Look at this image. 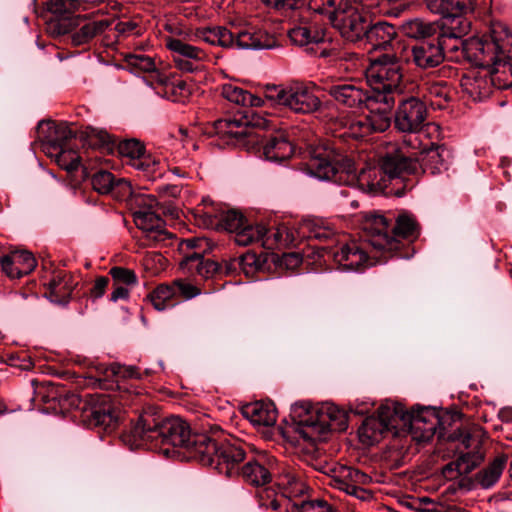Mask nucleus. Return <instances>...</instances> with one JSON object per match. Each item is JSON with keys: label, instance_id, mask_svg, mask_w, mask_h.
Wrapping results in <instances>:
<instances>
[{"label": "nucleus", "instance_id": "1", "mask_svg": "<svg viewBox=\"0 0 512 512\" xmlns=\"http://www.w3.org/2000/svg\"><path fill=\"white\" fill-rule=\"evenodd\" d=\"M362 225L365 242L367 246L371 247L370 251L361 247L357 242H350L330 252L334 261L343 270L359 271L384 262L385 260L378 257L377 253L398 250L402 239L413 237L416 230L415 221L407 215H400L393 222L392 218L377 212L366 213Z\"/></svg>", "mask_w": 512, "mask_h": 512}, {"label": "nucleus", "instance_id": "2", "mask_svg": "<svg viewBox=\"0 0 512 512\" xmlns=\"http://www.w3.org/2000/svg\"><path fill=\"white\" fill-rule=\"evenodd\" d=\"M207 421L201 424L200 431H192L179 417L162 419L151 413H142L129 432L122 435V441L130 449L147 446L156 449L160 445H171L184 449L190 458L195 459L198 448L207 439Z\"/></svg>", "mask_w": 512, "mask_h": 512}, {"label": "nucleus", "instance_id": "3", "mask_svg": "<svg viewBox=\"0 0 512 512\" xmlns=\"http://www.w3.org/2000/svg\"><path fill=\"white\" fill-rule=\"evenodd\" d=\"M248 122L236 119H219L214 122V133L228 145L257 149L266 160L281 162L290 158L293 145L283 131H277L269 137L260 135L255 128L273 130L276 125L271 119L254 115Z\"/></svg>", "mask_w": 512, "mask_h": 512}, {"label": "nucleus", "instance_id": "4", "mask_svg": "<svg viewBox=\"0 0 512 512\" xmlns=\"http://www.w3.org/2000/svg\"><path fill=\"white\" fill-rule=\"evenodd\" d=\"M207 427V439L198 448L195 460L213 467L220 474L237 476L241 469L239 465L245 459L243 446L236 440L221 441L223 430L219 425L207 420Z\"/></svg>", "mask_w": 512, "mask_h": 512}, {"label": "nucleus", "instance_id": "5", "mask_svg": "<svg viewBox=\"0 0 512 512\" xmlns=\"http://www.w3.org/2000/svg\"><path fill=\"white\" fill-rule=\"evenodd\" d=\"M449 151L443 146H432L429 149L417 152L410 149L404 142L401 146L393 148L382 162L385 173L392 177H399L403 173H412L417 169L418 164L424 170H430L437 174L447 169Z\"/></svg>", "mask_w": 512, "mask_h": 512}, {"label": "nucleus", "instance_id": "6", "mask_svg": "<svg viewBox=\"0 0 512 512\" xmlns=\"http://www.w3.org/2000/svg\"><path fill=\"white\" fill-rule=\"evenodd\" d=\"M305 411L296 426V433L299 435L298 442L302 440L307 443L311 449L315 448L316 442L325 439L330 431H344L347 426V416L343 410H340L333 404H325L320 408L304 407Z\"/></svg>", "mask_w": 512, "mask_h": 512}, {"label": "nucleus", "instance_id": "7", "mask_svg": "<svg viewBox=\"0 0 512 512\" xmlns=\"http://www.w3.org/2000/svg\"><path fill=\"white\" fill-rule=\"evenodd\" d=\"M279 485L283 486L284 489L281 495L267 488L259 492L261 506L273 510H281L285 507L286 512H336L331 504L321 499L291 501V497L298 496L305 490V484L301 477L292 471H287L281 476Z\"/></svg>", "mask_w": 512, "mask_h": 512}, {"label": "nucleus", "instance_id": "8", "mask_svg": "<svg viewBox=\"0 0 512 512\" xmlns=\"http://www.w3.org/2000/svg\"><path fill=\"white\" fill-rule=\"evenodd\" d=\"M407 58L402 56L398 48L394 52L385 53L372 61L366 69L367 83L374 96H401L404 92V76L402 65Z\"/></svg>", "mask_w": 512, "mask_h": 512}, {"label": "nucleus", "instance_id": "9", "mask_svg": "<svg viewBox=\"0 0 512 512\" xmlns=\"http://www.w3.org/2000/svg\"><path fill=\"white\" fill-rule=\"evenodd\" d=\"M507 53L512 57V34L502 24H495L489 35L470 38L464 45V56L474 65L489 69Z\"/></svg>", "mask_w": 512, "mask_h": 512}, {"label": "nucleus", "instance_id": "10", "mask_svg": "<svg viewBox=\"0 0 512 512\" xmlns=\"http://www.w3.org/2000/svg\"><path fill=\"white\" fill-rule=\"evenodd\" d=\"M265 98L274 106H280L299 114L318 111L322 102L311 84L294 82L289 85H266Z\"/></svg>", "mask_w": 512, "mask_h": 512}, {"label": "nucleus", "instance_id": "11", "mask_svg": "<svg viewBox=\"0 0 512 512\" xmlns=\"http://www.w3.org/2000/svg\"><path fill=\"white\" fill-rule=\"evenodd\" d=\"M372 9L366 6V0H344L334 12L331 23L347 41L361 42L370 22L369 10Z\"/></svg>", "mask_w": 512, "mask_h": 512}, {"label": "nucleus", "instance_id": "12", "mask_svg": "<svg viewBox=\"0 0 512 512\" xmlns=\"http://www.w3.org/2000/svg\"><path fill=\"white\" fill-rule=\"evenodd\" d=\"M373 100V104L365 106L369 113L352 123L353 136L364 137L373 132H384L390 127V110L396 98L393 95H379L374 96Z\"/></svg>", "mask_w": 512, "mask_h": 512}, {"label": "nucleus", "instance_id": "13", "mask_svg": "<svg viewBox=\"0 0 512 512\" xmlns=\"http://www.w3.org/2000/svg\"><path fill=\"white\" fill-rule=\"evenodd\" d=\"M398 403L386 401L378 408L377 417H368L358 430L359 438L366 445L377 443L385 432L398 435Z\"/></svg>", "mask_w": 512, "mask_h": 512}, {"label": "nucleus", "instance_id": "14", "mask_svg": "<svg viewBox=\"0 0 512 512\" xmlns=\"http://www.w3.org/2000/svg\"><path fill=\"white\" fill-rule=\"evenodd\" d=\"M133 219L149 241L164 243L172 237L165 228V221L160 217L158 202L152 196L139 200L138 208L133 212Z\"/></svg>", "mask_w": 512, "mask_h": 512}, {"label": "nucleus", "instance_id": "15", "mask_svg": "<svg viewBox=\"0 0 512 512\" xmlns=\"http://www.w3.org/2000/svg\"><path fill=\"white\" fill-rule=\"evenodd\" d=\"M398 415L400 416L398 435L409 432L418 441L430 440L439 424L436 412L430 408H414L408 412L402 404L398 403Z\"/></svg>", "mask_w": 512, "mask_h": 512}, {"label": "nucleus", "instance_id": "16", "mask_svg": "<svg viewBox=\"0 0 512 512\" xmlns=\"http://www.w3.org/2000/svg\"><path fill=\"white\" fill-rule=\"evenodd\" d=\"M394 113V127L399 132L414 134L425 126L428 110L426 103L418 96H398Z\"/></svg>", "mask_w": 512, "mask_h": 512}, {"label": "nucleus", "instance_id": "17", "mask_svg": "<svg viewBox=\"0 0 512 512\" xmlns=\"http://www.w3.org/2000/svg\"><path fill=\"white\" fill-rule=\"evenodd\" d=\"M296 241V232L289 229L286 225L268 229L262 224H256L254 228H249L245 232L240 233L237 238V244L240 246L259 243L269 250L279 246L292 245Z\"/></svg>", "mask_w": 512, "mask_h": 512}, {"label": "nucleus", "instance_id": "18", "mask_svg": "<svg viewBox=\"0 0 512 512\" xmlns=\"http://www.w3.org/2000/svg\"><path fill=\"white\" fill-rule=\"evenodd\" d=\"M387 152L380 161V168L375 166H365L360 169L355 167V163L351 158H344L341 164L343 170L346 171L345 185L357 187L363 192L375 193L381 191L386 186L384 177L392 179L393 177L384 172L382 162L387 156Z\"/></svg>", "mask_w": 512, "mask_h": 512}, {"label": "nucleus", "instance_id": "19", "mask_svg": "<svg viewBox=\"0 0 512 512\" xmlns=\"http://www.w3.org/2000/svg\"><path fill=\"white\" fill-rule=\"evenodd\" d=\"M397 48L407 58L406 64H413L420 70L432 69L444 62L441 46L437 44L436 38L418 42L411 47L398 44Z\"/></svg>", "mask_w": 512, "mask_h": 512}, {"label": "nucleus", "instance_id": "20", "mask_svg": "<svg viewBox=\"0 0 512 512\" xmlns=\"http://www.w3.org/2000/svg\"><path fill=\"white\" fill-rule=\"evenodd\" d=\"M328 94L338 105L352 109H361L374 101L372 92L356 80L334 84L328 88Z\"/></svg>", "mask_w": 512, "mask_h": 512}, {"label": "nucleus", "instance_id": "21", "mask_svg": "<svg viewBox=\"0 0 512 512\" xmlns=\"http://www.w3.org/2000/svg\"><path fill=\"white\" fill-rule=\"evenodd\" d=\"M288 470H286L287 472ZM281 474L279 472L277 461L272 457L259 456L255 459L248 460L240 469V473L237 476H241L243 481L249 485L262 487L271 482L272 478L279 474L277 484L281 480ZM281 488V495L284 491L283 486L278 485Z\"/></svg>", "mask_w": 512, "mask_h": 512}, {"label": "nucleus", "instance_id": "22", "mask_svg": "<svg viewBox=\"0 0 512 512\" xmlns=\"http://www.w3.org/2000/svg\"><path fill=\"white\" fill-rule=\"evenodd\" d=\"M331 472L333 485L337 489L361 501H367L372 498L371 492L362 487V485L369 483L371 480L367 474L358 469L343 465L334 467L331 469Z\"/></svg>", "mask_w": 512, "mask_h": 512}, {"label": "nucleus", "instance_id": "23", "mask_svg": "<svg viewBox=\"0 0 512 512\" xmlns=\"http://www.w3.org/2000/svg\"><path fill=\"white\" fill-rule=\"evenodd\" d=\"M203 224L208 228L223 229L235 234L237 243L238 235L255 225L248 224L244 216L236 210L216 212L214 209H207L202 212Z\"/></svg>", "mask_w": 512, "mask_h": 512}, {"label": "nucleus", "instance_id": "24", "mask_svg": "<svg viewBox=\"0 0 512 512\" xmlns=\"http://www.w3.org/2000/svg\"><path fill=\"white\" fill-rule=\"evenodd\" d=\"M86 5V2L80 0H51L49 10L58 20L54 28L55 32L59 35L68 33L77 25L78 17L75 13L85 11Z\"/></svg>", "mask_w": 512, "mask_h": 512}, {"label": "nucleus", "instance_id": "25", "mask_svg": "<svg viewBox=\"0 0 512 512\" xmlns=\"http://www.w3.org/2000/svg\"><path fill=\"white\" fill-rule=\"evenodd\" d=\"M370 44L373 49H392L395 51L398 44H402L397 40V30L394 25L386 21L369 22L364 40Z\"/></svg>", "mask_w": 512, "mask_h": 512}, {"label": "nucleus", "instance_id": "26", "mask_svg": "<svg viewBox=\"0 0 512 512\" xmlns=\"http://www.w3.org/2000/svg\"><path fill=\"white\" fill-rule=\"evenodd\" d=\"M426 5L432 13L451 18L454 24H458L459 20H466L463 17L474 10L472 0H426Z\"/></svg>", "mask_w": 512, "mask_h": 512}, {"label": "nucleus", "instance_id": "27", "mask_svg": "<svg viewBox=\"0 0 512 512\" xmlns=\"http://www.w3.org/2000/svg\"><path fill=\"white\" fill-rule=\"evenodd\" d=\"M119 153L129 159L130 165L134 168L146 172L154 171L153 167L157 164L156 160L145 151L144 145L136 140L129 139L120 142Z\"/></svg>", "mask_w": 512, "mask_h": 512}, {"label": "nucleus", "instance_id": "28", "mask_svg": "<svg viewBox=\"0 0 512 512\" xmlns=\"http://www.w3.org/2000/svg\"><path fill=\"white\" fill-rule=\"evenodd\" d=\"M470 29V22L467 20H459L458 24H454L447 30L437 33L436 41L441 46V54L445 58L446 53L456 52L460 48L464 54V45L467 40H462V37L468 33Z\"/></svg>", "mask_w": 512, "mask_h": 512}, {"label": "nucleus", "instance_id": "29", "mask_svg": "<svg viewBox=\"0 0 512 512\" xmlns=\"http://www.w3.org/2000/svg\"><path fill=\"white\" fill-rule=\"evenodd\" d=\"M242 415L256 427H270L276 423L277 410L272 402L256 401L242 407Z\"/></svg>", "mask_w": 512, "mask_h": 512}, {"label": "nucleus", "instance_id": "30", "mask_svg": "<svg viewBox=\"0 0 512 512\" xmlns=\"http://www.w3.org/2000/svg\"><path fill=\"white\" fill-rule=\"evenodd\" d=\"M344 158L330 160L327 157H315L309 165L311 174L320 180H333L345 184L346 171L341 167Z\"/></svg>", "mask_w": 512, "mask_h": 512}, {"label": "nucleus", "instance_id": "31", "mask_svg": "<svg viewBox=\"0 0 512 512\" xmlns=\"http://www.w3.org/2000/svg\"><path fill=\"white\" fill-rule=\"evenodd\" d=\"M276 46V39L267 32L243 30L234 34V47L239 49L261 50Z\"/></svg>", "mask_w": 512, "mask_h": 512}, {"label": "nucleus", "instance_id": "32", "mask_svg": "<svg viewBox=\"0 0 512 512\" xmlns=\"http://www.w3.org/2000/svg\"><path fill=\"white\" fill-rule=\"evenodd\" d=\"M181 266L190 273H195L205 279L222 272V266L220 264L209 259L205 260L202 254L197 252L187 255L182 261Z\"/></svg>", "mask_w": 512, "mask_h": 512}, {"label": "nucleus", "instance_id": "33", "mask_svg": "<svg viewBox=\"0 0 512 512\" xmlns=\"http://www.w3.org/2000/svg\"><path fill=\"white\" fill-rule=\"evenodd\" d=\"M290 40L299 46L318 45L324 42V32L310 23H301L288 30Z\"/></svg>", "mask_w": 512, "mask_h": 512}, {"label": "nucleus", "instance_id": "34", "mask_svg": "<svg viewBox=\"0 0 512 512\" xmlns=\"http://www.w3.org/2000/svg\"><path fill=\"white\" fill-rule=\"evenodd\" d=\"M402 32L413 39L429 40L435 38L439 26L434 22L425 21L421 18L406 20L401 25Z\"/></svg>", "mask_w": 512, "mask_h": 512}, {"label": "nucleus", "instance_id": "35", "mask_svg": "<svg viewBox=\"0 0 512 512\" xmlns=\"http://www.w3.org/2000/svg\"><path fill=\"white\" fill-rule=\"evenodd\" d=\"M507 462L504 455L497 456L489 465L475 475V481L484 489L493 487L500 479Z\"/></svg>", "mask_w": 512, "mask_h": 512}, {"label": "nucleus", "instance_id": "36", "mask_svg": "<svg viewBox=\"0 0 512 512\" xmlns=\"http://www.w3.org/2000/svg\"><path fill=\"white\" fill-rule=\"evenodd\" d=\"M481 461V456L465 453L455 461L448 463L443 468V475L446 479L453 480L460 475L470 473Z\"/></svg>", "mask_w": 512, "mask_h": 512}, {"label": "nucleus", "instance_id": "37", "mask_svg": "<svg viewBox=\"0 0 512 512\" xmlns=\"http://www.w3.org/2000/svg\"><path fill=\"white\" fill-rule=\"evenodd\" d=\"M148 299L153 307L158 311L171 308L178 303L175 292V285L160 284L149 295Z\"/></svg>", "mask_w": 512, "mask_h": 512}, {"label": "nucleus", "instance_id": "38", "mask_svg": "<svg viewBox=\"0 0 512 512\" xmlns=\"http://www.w3.org/2000/svg\"><path fill=\"white\" fill-rule=\"evenodd\" d=\"M222 96L231 103L239 106H261L263 100L251 94L247 90L233 84H225L222 86Z\"/></svg>", "mask_w": 512, "mask_h": 512}, {"label": "nucleus", "instance_id": "39", "mask_svg": "<svg viewBox=\"0 0 512 512\" xmlns=\"http://www.w3.org/2000/svg\"><path fill=\"white\" fill-rule=\"evenodd\" d=\"M512 57H507V53L502 55L497 63L488 69L491 74V82L498 88H508L512 86Z\"/></svg>", "mask_w": 512, "mask_h": 512}, {"label": "nucleus", "instance_id": "40", "mask_svg": "<svg viewBox=\"0 0 512 512\" xmlns=\"http://www.w3.org/2000/svg\"><path fill=\"white\" fill-rule=\"evenodd\" d=\"M9 265L17 266L23 275H26L36 267V260L28 251H13L9 255H4L0 258L1 269L9 268Z\"/></svg>", "mask_w": 512, "mask_h": 512}, {"label": "nucleus", "instance_id": "41", "mask_svg": "<svg viewBox=\"0 0 512 512\" xmlns=\"http://www.w3.org/2000/svg\"><path fill=\"white\" fill-rule=\"evenodd\" d=\"M109 25L110 23L108 20H99L86 23L71 35V42L75 46L87 44L96 35L104 32Z\"/></svg>", "mask_w": 512, "mask_h": 512}, {"label": "nucleus", "instance_id": "42", "mask_svg": "<svg viewBox=\"0 0 512 512\" xmlns=\"http://www.w3.org/2000/svg\"><path fill=\"white\" fill-rule=\"evenodd\" d=\"M301 230L302 237L315 238L320 241L331 239L335 234L328 222L323 219L305 220Z\"/></svg>", "mask_w": 512, "mask_h": 512}, {"label": "nucleus", "instance_id": "43", "mask_svg": "<svg viewBox=\"0 0 512 512\" xmlns=\"http://www.w3.org/2000/svg\"><path fill=\"white\" fill-rule=\"evenodd\" d=\"M425 94L430 98L432 106L443 108L450 100L451 90L445 81H428L424 85Z\"/></svg>", "mask_w": 512, "mask_h": 512}, {"label": "nucleus", "instance_id": "44", "mask_svg": "<svg viewBox=\"0 0 512 512\" xmlns=\"http://www.w3.org/2000/svg\"><path fill=\"white\" fill-rule=\"evenodd\" d=\"M199 36L207 43L222 47H234V33L225 27L215 26L204 28Z\"/></svg>", "mask_w": 512, "mask_h": 512}, {"label": "nucleus", "instance_id": "45", "mask_svg": "<svg viewBox=\"0 0 512 512\" xmlns=\"http://www.w3.org/2000/svg\"><path fill=\"white\" fill-rule=\"evenodd\" d=\"M44 127H47L50 132L47 136V141L53 150H57L59 145L64 147L63 141L74 137L73 131L64 123L56 125L53 122L41 121L38 128L42 130Z\"/></svg>", "mask_w": 512, "mask_h": 512}, {"label": "nucleus", "instance_id": "46", "mask_svg": "<svg viewBox=\"0 0 512 512\" xmlns=\"http://www.w3.org/2000/svg\"><path fill=\"white\" fill-rule=\"evenodd\" d=\"M166 46L173 53L174 60L182 58L205 60L206 58L204 51L180 39L171 38L167 41Z\"/></svg>", "mask_w": 512, "mask_h": 512}, {"label": "nucleus", "instance_id": "47", "mask_svg": "<svg viewBox=\"0 0 512 512\" xmlns=\"http://www.w3.org/2000/svg\"><path fill=\"white\" fill-rule=\"evenodd\" d=\"M126 66L133 73L153 72L156 70L155 60L152 56L139 53H129L124 56Z\"/></svg>", "mask_w": 512, "mask_h": 512}, {"label": "nucleus", "instance_id": "48", "mask_svg": "<svg viewBox=\"0 0 512 512\" xmlns=\"http://www.w3.org/2000/svg\"><path fill=\"white\" fill-rule=\"evenodd\" d=\"M55 155L56 163L68 172L77 170L80 166V156L73 149L59 145Z\"/></svg>", "mask_w": 512, "mask_h": 512}, {"label": "nucleus", "instance_id": "49", "mask_svg": "<svg viewBox=\"0 0 512 512\" xmlns=\"http://www.w3.org/2000/svg\"><path fill=\"white\" fill-rule=\"evenodd\" d=\"M114 180L115 177L112 173L101 170L93 175L91 179V184L93 189L98 193L111 194V191L113 190Z\"/></svg>", "mask_w": 512, "mask_h": 512}, {"label": "nucleus", "instance_id": "50", "mask_svg": "<svg viewBox=\"0 0 512 512\" xmlns=\"http://www.w3.org/2000/svg\"><path fill=\"white\" fill-rule=\"evenodd\" d=\"M92 421L105 429H113L117 423V416L110 408H95L92 412Z\"/></svg>", "mask_w": 512, "mask_h": 512}, {"label": "nucleus", "instance_id": "51", "mask_svg": "<svg viewBox=\"0 0 512 512\" xmlns=\"http://www.w3.org/2000/svg\"><path fill=\"white\" fill-rule=\"evenodd\" d=\"M110 275L113 280L118 283L126 285H135L137 283V276L133 270L124 267H113L110 270Z\"/></svg>", "mask_w": 512, "mask_h": 512}, {"label": "nucleus", "instance_id": "52", "mask_svg": "<svg viewBox=\"0 0 512 512\" xmlns=\"http://www.w3.org/2000/svg\"><path fill=\"white\" fill-rule=\"evenodd\" d=\"M172 284L175 285V292L178 300L179 296H182L185 299H191L200 294V290L196 286L184 280H175Z\"/></svg>", "mask_w": 512, "mask_h": 512}, {"label": "nucleus", "instance_id": "53", "mask_svg": "<svg viewBox=\"0 0 512 512\" xmlns=\"http://www.w3.org/2000/svg\"><path fill=\"white\" fill-rule=\"evenodd\" d=\"M262 2L280 11L295 10L304 5V0H262Z\"/></svg>", "mask_w": 512, "mask_h": 512}, {"label": "nucleus", "instance_id": "54", "mask_svg": "<svg viewBox=\"0 0 512 512\" xmlns=\"http://www.w3.org/2000/svg\"><path fill=\"white\" fill-rule=\"evenodd\" d=\"M131 194V184L124 178H115L111 195L117 199H125L129 197Z\"/></svg>", "mask_w": 512, "mask_h": 512}, {"label": "nucleus", "instance_id": "55", "mask_svg": "<svg viewBox=\"0 0 512 512\" xmlns=\"http://www.w3.org/2000/svg\"><path fill=\"white\" fill-rule=\"evenodd\" d=\"M483 84L484 81L482 79H466L462 85L474 99H480L488 93L486 90L482 91Z\"/></svg>", "mask_w": 512, "mask_h": 512}, {"label": "nucleus", "instance_id": "56", "mask_svg": "<svg viewBox=\"0 0 512 512\" xmlns=\"http://www.w3.org/2000/svg\"><path fill=\"white\" fill-rule=\"evenodd\" d=\"M87 137L88 144L93 147L107 145L110 143V135L106 131L96 128H91L87 134Z\"/></svg>", "mask_w": 512, "mask_h": 512}, {"label": "nucleus", "instance_id": "57", "mask_svg": "<svg viewBox=\"0 0 512 512\" xmlns=\"http://www.w3.org/2000/svg\"><path fill=\"white\" fill-rule=\"evenodd\" d=\"M204 60H196L192 58H182L174 60L176 67L183 72H194L200 69Z\"/></svg>", "mask_w": 512, "mask_h": 512}, {"label": "nucleus", "instance_id": "58", "mask_svg": "<svg viewBox=\"0 0 512 512\" xmlns=\"http://www.w3.org/2000/svg\"><path fill=\"white\" fill-rule=\"evenodd\" d=\"M339 50L336 46L329 44V47L325 46V41L316 45L314 53L322 58H329L331 60H337Z\"/></svg>", "mask_w": 512, "mask_h": 512}, {"label": "nucleus", "instance_id": "59", "mask_svg": "<svg viewBox=\"0 0 512 512\" xmlns=\"http://www.w3.org/2000/svg\"><path fill=\"white\" fill-rule=\"evenodd\" d=\"M108 283H109V279L107 277H104V276L98 277L95 280L93 287L90 289L91 297L94 300L101 298L105 294Z\"/></svg>", "mask_w": 512, "mask_h": 512}, {"label": "nucleus", "instance_id": "60", "mask_svg": "<svg viewBox=\"0 0 512 512\" xmlns=\"http://www.w3.org/2000/svg\"><path fill=\"white\" fill-rule=\"evenodd\" d=\"M112 373L116 376L123 378H138L139 373L137 369L133 366H121L119 364H115L112 366Z\"/></svg>", "mask_w": 512, "mask_h": 512}, {"label": "nucleus", "instance_id": "61", "mask_svg": "<svg viewBox=\"0 0 512 512\" xmlns=\"http://www.w3.org/2000/svg\"><path fill=\"white\" fill-rule=\"evenodd\" d=\"M363 59H364L363 54H359L356 52H350L347 50H341V49L339 50V54L337 57V60H344V61L350 62L354 67L357 66L358 62H362Z\"/></svg>", "mask_w": 512, "mask_h": 512}, {"label": "nucleus", "instance_id": "62", "mask_svg": "<svg viewBox=\"0 0 512 512\" xmlns=\"http://www.w3.org/2000/svg\"><path fill=\"white\" fill-rule=\"evenodd\" d=\"M129 290L123 286H116L110 295V301L117 302L120 299H127Z\"/></svg>", "mask_w": 512, "mask_h": 512}, {"label": "nucleus", "instance_id": "63", "mask_svg": "<svg viewBox=\"0 0 512 512\" xmlns=\"http://www.w3.org/2000/svg\"><path fill=\"white\" fill-rule=\"evenodd\" d=\"M160 83L162 85H164L166 88H169L171 87V89L174 91L175 88H178L179 90H185L186 89V83L184 81H177L176 83L175 82H171L167 77H161L160 78Z\"/></svg>", "mask_w": 512, "mask_h": 512}, {"label": "nucleus", "instance_id": "64", "mask_svg": "<svg viewBox=\"0 0 512 512\" xmlns=\"http://www.w3.org/2000/svg\"><path fill=\"white\" fill-rule=\"evenodd\" d=\"M1 271L10 278H21L24 276L21 270L15 265H9V268L1 269Z\"/></svg>", "mask_w": 512, "mask_h": 512}]
</instances>
